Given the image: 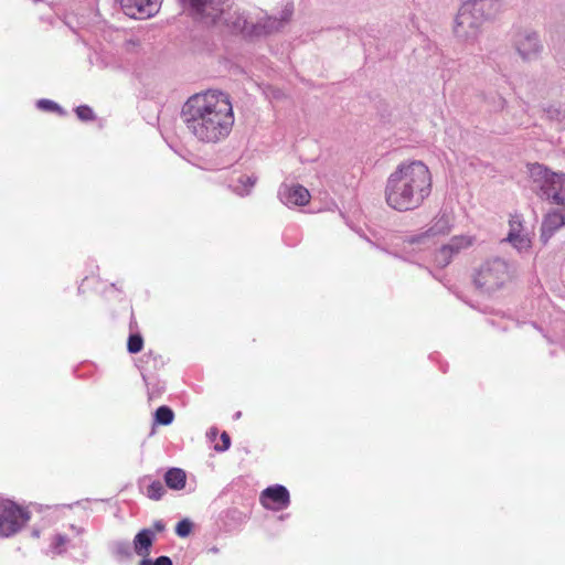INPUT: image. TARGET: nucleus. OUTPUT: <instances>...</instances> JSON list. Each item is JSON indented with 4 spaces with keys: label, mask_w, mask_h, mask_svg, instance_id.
I'll use <instances>...</instances> for the list:
<instances>
[{
    "label": "nucleus",
    "mask_w": 565,
    "mask_h": 565,
    "mask_svg": "<svg viewBox=\"0 0 565 565\" xmlns=\"http://www.w3.org/2000/svg\"><path fill=\"white\" fill-rule=\"evenodd\" d=\"M181 118L196 140L216 143L224 140L233 128V105L227 94L206 90L188 98L182 107Z\"/></svg>",
    "instance_id": "obj_2"
},
{
    "label": "nucleus",
    "mask_w": 565,
    "mask_h": 565,
    "mask_svg": "<svg viewBox=\"0 0 565 565\" xmlns=\"http://www.w3.org/2000/svg\"><path fill=\"white\" fill-rule=\"evenodd\" d=\"M166 489L160 481H153L147 488V495L152 500H159L164 494Z\"/></svg>",
    "instance_id": "obj_21"
},
{
    "label": "nucleus",
    "mask_w": 565,
    "mask_h": 565,
    "mask_svg": "<svg viewBox=\"0 0 565 565\" xmlns=\"http://www.w3.org/2000/svg\"><path fill=\"white\" fill-rule=\"evenodd\" d=\"M256 180L257 179L252 175H242L238 179L241 185L234 186V191L239 195L248 194L250 189L255 185Z\"/></svg>",
    "instance_id": "obj_20"
},
{
    "label": "nucleus",
    "mask_w": 565,
    "mask_h": 565,
    "mask_svg": "<svg viewBox=\"0 0 565 565\" xmlns=\"http://www.w3.org/2000/svg\"><path fill=\"white\" fill-rule=\"evenodd\" d=\"M532 189L553 204L565 207V173L554 172L540 163L529 166Z\"/></svg>",
    "instance_id": "obj_4"
},
{
    "label": "nucleus",
    "mask_w": 565,
    "mask_h": 565,
    "mask_svg": "<svg viewBox=\"0 0 565 565\" xmlns=\"http://www.w3.org/2000/svg\"><path fill=\"white\" fill-rule=\"evenodd\" d=\"M452 220L450 215L443 213L438 215L430 227L422 235L414 238L412 242L417 244H425L430 238L446 236L451 232Z\"/></svg>",
    "instance_id": "obj_15"
},
{
    "label": "nucleus",
    "mask_w": 565,
    "mask_h": 565,
    "mask_svg": "<svg viewBox=\"0 0 565 565\" xmlns=\"http://www.w3.org/2000/svg\"><path fill=\"white\" fill-rule=\"evenodd\" d=\"M76 115L81 120L87 121L94 119V111L88 106H78L76 108Z\"/></svg>",
    "instance_id": "obj_24"
},
{
    "label": "nucleus",
    "mask_w": 565,
    "mask_h": 565,
    "mask_svg": "<svg viewBox=\"0 0 565 565\" xmlns=\"http://www.w3.org/2000/svg\"><path fill=\"white\" fill-rule=\"evenodd\" d=\"M513 277L514 268L509 262L501 257H491L476 269L473 282L482 292L492 294L504 288Z\"/></svg>",
    "instance_id": "obj_5"
},
{
    "label": "nucleus",
    "mask_w": 565,
    "mask_h": 565,
    "mask_svg": "<svg viewBox=\"0 0 565 565\" xmlns=\"http://www.w3.org/2000/svg\"><path fill=\"white\" fill-rule=\"evenodd\" d=\"M476 242L475 236L471 235H456L449 242L443 245L435 254V263L438 267H446L450 264L451 259L468 249Z\"/></svg>",
    "instance_id": "obj_9"
},
{
    "label": "nucleus",
    "mask_w": 565,
    "mask_h": 565,
    "mask_svg": "<svg viewBox=\"0 0 565 565\" xmlns=\"http://www.w3.org/2000/svg\"><path fill=\"white\" fill-rule=\"evenodd\" d=\"M482 24L480 18L463 2L454 20V36L466 45H473L480 38Z\"/></svg>",
    "instance_id": "obj_6"
},
{
    "label": "nucleus",
    "mask_w": 565,
    "mask_h": 565,
    "mask_svg": "<svg viewBox=\"0 0 565 565\" xmlns=\"http://www.w3.org/2000/svg\"><path fill=\"white\" fill-rule=\"evenodd\" d=\"M162 0H121L124 13L134 19H147L154 15Z\"/></svg>",
    "instance_id": "obj_11"
},
{
    "label": "nucleus",
    "mask_w": 565,
    "mask_h": 565,
    "mask_svg": "<svg viewBox=\"0 0 565 565\" xmlns=\"http://www.w3.org/2000/svg\"><path fill=\"white\" fill-rule=\"evenodd\" d=\"M134 544L136 553L143 558H147L152 545V539L149 536V532H138L134 540Z\"/></svg>",
    "instance_id": "obj_18"
},
{
    "label": "nucleus",
    "mask_w": 565,
    "mask_h": 565,
    "mask_svg": "<svg viewBox=\"0 0 565 565\" xmlns=\"http://www.w3.org/2000/svg\"><path fill=\"white\" fill-rule=\"evenodd\" d=\"M433 191V174L422 160H404L388 174L384 186L386 204L397 212L419 209Z\"/></svg>",
    "instance_id": "obj_3"
},
{
    "label": "nucleus",
    "mask_w": 565,
    "mask_h": 565,
    "mask_svg": "<svg viewBox=\"0 0 565 565\" xmlns=\"http://www.w3.org/2000/svg\"><path fill=\"white\" fill-rule=\"evenodd\" d=\"M180 536L184 537L186 536L190 532H185V531H182V532H177Z\"/></svg>",
    "instance_id": "obj_30"
},
{
    "label": "nucleus",
    "mask_w": 565,
    "mask_h": 565,
    "mask_svg": "<svg viewBox=\"0 0 565 565\" xmlns=\"http://www.w3.org/2000/svg\"><path fill=\"white\" fill-rule=\"evenodd\" d=\"M174 419L173 411L168 406H160L154 413V424L170 425Z\"/></svg>",
    "instance_id": "obj_19"
},
{
    "label": "nucleus",
    "mask_w": 565,
    "mask_h": 565,
    "mask_svg": "<svg viewBox=\"0 0 565 565\" xmlns=\"http://www.w3.org/2000/svg\"><path fill=\"white\" fill-rule=\"evenodd\" d=\"M505 241L518 252H527L532 246V232L524 224L520 214L511 215L509 220V232Z\"/></svg>",
    "instance_id": "obj_8"
},
{
    "label": "nucleus",
    "mask_w": 565,
    "mask_h": 565,
    "mask_svg": "<svg viewBox=\"0 0 565 565\" xmlns=\"http://www.w3.org/2000/svg\"><path fill=\"white\" fill-rule=\"evenodd\" d=\"M193 15L206 24H224L246 38L267 35L278 31L294 13V4L286 1L277 17L267 15L259 8H232L231 0H180Z\"/></svg>",
    "instance_id": "obj_1"
},
{
    "label": "nucleus",
    "mask_w": 565,
    "mask_h": 565,
    "mask_svg": "<svg viewBox=\"0 0 565 565\" xmlns=\"http://www.w3.org/2000/svg\"><path fill=\"white\" fill-rule=\"evenodd\" d=\"M164 529H166V523L162 520H158L153 523L152 530H164Z\"/></svg>",
    "instance_id": "obj_29"
},
{
    "label": "nucleus",
    "mask_w": 565,
    "mask_h": 565,
    "mask_svg": "<svg viewBox=\"0 0 565 565\" xmlns=\"http://www.w3.org/2000/svg\"><path fill=\"white\" fill-rule=\"evenodd\" d=\"M30 511L11 500L0 501V530H21L28 525Z\"/></svg>",
    "instance_id": "obj_7"
},
{
    "label": "nucleus",
    "mask_w": 565,
    "mask_h": 565,
    "mask_svg": "<svg viewBox=\"0 0 565 565\" xmlns=\"http://www.w3.org/2000/svg\"><path fill=\"white\" fill-rule=\"evenodd\" d=\"M514 47L518 55L525 62L539 58L543 50L540 36L534 31L519 33L514 41Z\"/></svg>",
    "instance_id": "obj_10"
},
{
    "label": "nucleus",
    "mask_w": 565,
    "mask_h": 565,
    "mask_svg": "<svg viewBox=\"0 0 565 565\" xmlns=\"http://www.w3.org/2000/svg\"><path fill=\"white\" fill-rule=\"evenodd\" d=\"M142 345H143V340L141 338V335L139 334H131L128 339V351L130 353H138L141 351L142 349Z\"/></svg>",
    "instance_id": "obj_23"
},
{
    "label": "nucleus",
    "mask_w": 565,
    "mask_h": 565,
    "mask_svg": "<svg viewBox=\"0 0 565 565\" xmlns=\"http://www.w3.org/2000/svg\"><path fill=\"white\" fill-rule=\"evenodd\" d=\"M221 439H222V446H220V445H215L214 446V449L216 451H225V450H227L230 448L231 439H230V436L226 433H223L221 435Z\"/></svg>",
    "instance_id": "obj_28"
},
{
    "label": "nucleus",
    "mask_w": 565,
    "mask_h": 565,
    "mask_svg": "<svg viewBox=\"0 0 565 565\" xmlns=\"http://www.w3.org/2000/svg\"><path fill=\"white\" fill-rule=\"evenodd\" d=\"M289 502V492L280 484L268 487L260 494V503L266 509L282 510L288 507Z\"/></svg>",
    "instance_id": "obj_14"
},
{
    "label": "nucleus",
    "mask_w": 565,
    "mask_h": 565,
    "mask_svg": "<svg viewBox=\"0 0 565 565\" xmlns=\"http://www.w3.org/2000/svg\"><path fill=\"white\" fill-rule=\"evenodd\" d=\"M565 225V207L551 211L542 224V235L551 236L556 230Z\"/></svg>",
    "instance_id": "obj_16"
},
{
    "label": "nucleus",
    "mask_w": 565,
    "mask_h": 565,
    "mask_svg": "<svg viewBox=\"0 0 565 565\" xmlns=\"http://www.w3.org/2000/svg\"><path fill=\"white\" fill-rule=\"evenodd\" d=\"M38 107L42 110H47V111H62L61 107L56 103H54L50 99H40L38 102Z\"/></svg>",
    "instance_id": "obj_25"
},
{
    "label": "nucleus",
    "mask_w": 565,
    "mask_h": 565,
    "mask_svg": "<svg viewBox=\"0 0 565 565\" xmlns=\"http://www.w3.org/2000/svg\"><path fill=\"white\" fill-rule=\"evenodd\" d=\"M138 565H172V561L168 556H160L154 562L143 558Z\"/></svg>",
    "instance_id": "obj_26"
},
{
    "label": "nucleus",
    "mask_w": 565,
    "mask_h": 565,
    "mask_svg": "<svg viewBox=\"0 0 565 565\" xmlns=\"http://www.w3.org/2000/svg\"><path fill=\"white\" fill-rule=\"evenodd\" d=\"M198 526L191 519L184 518L177 523L174 530H192Z\"/></svg>",
    "instance_id": "obj_27"
},
{
    "label": "nucleus",
    "mask_w": 565,
    "mask_h": 565,
    "mask_svg": "<svg viewBox=\"0 0 565 565\" xmlns=\"http://www.w3.org/2000/svg\"><path fill=\"white\" fill-rule=\"evenodd\" d=\"M546 117L552 121H563L565 119V110L557 106H548L544 109Z\"/></svg>",
    "instance_id": "obj_22"
},
{
    "label": "nucleus",
    "mask_w": 565,
    "mask_h": 565,
    "mask_svg": "<svg viewBox=\"0 0 565 565\" xmlns=\"http://www.w3.org/2000/svg\"><path fill=\"white\" fill-rule=\"evenodd\" d=\"M166 484L173 490H181L185 486L186 475L180 468H171L164 475Z\"/></svg>",
    "instance_id": "obj_17"
},
{
    "label": "nucleus",
    "mask_w": 565,
    "mask_h": 565,
    "mask_svg": "<svg viewBox=\"0 0 565 565\" xmlns=\"http://www.w3.org/2000/svg\"><path fill=\"white\" fill-rule=\"evenodd\" d=\"M466 3L482 23L497 19L504 10V0H467Z\"/></svg>",
    "instance_id": "obj_12"
},
{
    "label": "nucleus",
    "mask_w": 565,
    "mask_h": 565,
    "mask_svg": "<svg viewBox=\"0 0 565 565\" xmlns=\"http://www.w3.org/2000/svg\"><path fill=\"white\" fill-rule=\"evenodd\" d=\"M278 196L287 206H302L310 200L309 191L300 184L282 183L279 186Z\"/></svg>",
    "instance_id": "obj_13"
}]
</instances>
